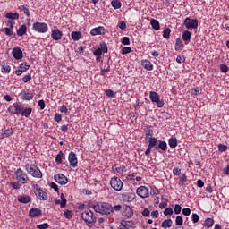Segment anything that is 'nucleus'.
Returning <instances> with one entry per match:
<instances>
[{
  "label": "nucleus",
  "mask_w": 229,
  "mask_h": 229,
  "mask_svg": "<svg viewBox=\"0 0 229 229\" xmlns=\"http://www.w3.org/2000/svg\"><path fill=\"white\" fill-rule=\"evenodd\" d=\"M15 133V129L9 128L2 132V139H6L8 137H12Z\"/></svg>",
  "instance_id": "obj_30"
},
{
  "label": "nucleus",
  "mask_w": 229,
  "mask_h": 229,
  "mask_svg": "<svg viewBox=\"0 0 229 229\" xmlns=\"http://www.w3.org/2000/svg\"><path fill=\"white\" fill-rule=\"evenodd\" d=\"M64 160H65V154H64L62 151H59L55 157V162L56 164H63Z\"/></svg>",
  "instance_id": "obj_34"
},
{
  "label": "nucleus",
  "mask_w": 229,
  "mask_h": 229,
  "mask_svg": "<svg viewBox=\"0 0 229 229\" xmlns=\"http://www.w3.org/2000/svg\"><path fill=\"white\" fill-rule=\"evenodd\" d=\"M65 205H67V199H65V195L64 193H61L60 208H65Z\"/></svg>",
  "instance_id": "obj_45"
},
{
  "label": "nucleus",
  "mask_w": 229,
  "mask_h": 229,
  "mask_svg": "<svg viewBox=\"0 0 229 229\" xmlns=\"http://www.w3.org/2000/svg\"><path fill=\"white\" fill-rule=\"evenodd\" d=\"M18 68L22 70L23 72H26V71L30 70V64H28L26 62L21 63Z\"/></svg>",
  "instance_id": "obj_44"
},
{
  "label": "nucleus",
  "mask_w": 229,
  "mask_h": 229,
  "mask_svg": "<svg viewBox=\"0 0 229 229\" xmlns=\"http://www.w3.org/2000/svg\"><path fill=\"white\" fill-rule=\"evenodd\" d=\"M182 38L185 46H187L188 44L191 43V38H192V34L189 30H184L182 32Z\"/></svg>",
  "instance_id": "obj_21"
},
{
  "label": "nucleus",
  "mask_w": 229,
  "mask_h": 229,
  "mask_svg": "<svg viewBox=\"0 0 229 229\" xmlns=\"http://www.w3.org/2000/svg\"><path fill=\"white\" fill-rule=\"evenodd\" d=\"M36 228L47 229V228H49V224H47V223L40 224V225H36Z\"/></svg>",
  "instance_id": "obj_58"
},
{
  "label": "nucleus",
  "mask_w": 229,
  "mask_h": 229,
  "mask_svg": "<svg viewBox=\"0 0 229 229\" xmlns=\"http://www.w3.org/2000/svg\"><path fill=\"white\" fill-rule=\"evenodd\" d=\"M220 71L221 72L226 73L229 71L228 65L226 64H220Z\"/></svg>",
  "instance_id": "obj_59"
},
{
  "label": "nucleus",
  "mask_w": 229,
  "mask_h": 229,
  "mask_svg": "<svg viewBox=\"0 0 229 229\" xmlns=\"http://www.w3.org/2000/svg\"><path fill=\"white\" fill-rule=\"evenodd\" d=\"M176 226H182L183 225V217L181 216H177L175 218Z\"/></svg>",
  "instance_id": "obj_48"
},
{
  "label": "nucleus",
  "mask_w": 229,
  "mask_h": 229,
  "mask_svg": "<svg viewBox=\"0 0 229 229\" xmlns=\"http://www.w3.org/2000/svg\"><path fill=\"white\" fill-rule=\"evenodd\" d=\"M182 212L183 216H191V208H184Z\"/></svg>",
  "instance_id": "obj_64"
},
{
  "label": "nucleus",
  "mask_w": 229,
  "mask_h": 229,
  "mask_svg": "<svg viewBox=\"0 0 229 229\" xmlns=\"http://www.w3.org/2000/svg\"><path fill=\"white\" fill-rule=\"evenodd\" d=\"M14 177L16 182H12L10 185L15 191H19V189H21L22 185H26V183L30 182V177L28 176V174H26V172H24V170H22L21 168H18L16 171H14Z\"/></svg>",
  "instance_id": "obj_1"
},
{
  "label": "nucleus",
  "mask_w": 229,
  "mask_h": 229,
  "mask_svg": "<svg viewBox=\"0 0 229 229\" xmlns=\"http://www.w3.org/2000/svg\"><path fill=\"white\" fill-rule=\"evenodd\" d=\"M27 31H28V27L26 26V24H22L16 30V35H18V37H24V35H26Z\"/></svg>",
  "instance_id": "obj_27"
},
{
  "label": "nucleus",
  "mask_w": 229,
  "mask_h": 229,
  "mask_svg": "<svg viewBox=\"0 0 229 229\" xmlns=\"http://www.w3.org/2000/svg\"><path fill=\"white\" fill-rule=\"evenodd\" d=\"M165 216H173V208H166L164 211Z\"/></svg>",
  "instance_id": "obj_63"
},
{
  "label": "nucleus",
  "mask_w": 229,
  "mask_h": 229,
  "mask_svg": "<svg viewBox=\"0 0 229 229\" xmlns=\"http://www.w3.org/2000/svg\"><path fill=\"white\" fill-rule=\"evenodd\" d=\"M158 149H161V151H166L167 142L159 140L158 145L156 147V150L158 151Z\"/></svg>",
  "instance_id": "obj_33"
},
{
  "label": "nucleus",
  "mask_w": 229,
  "mask_h": 229,
  "mask_svg": "<svg viewBox=\"0 0 229 229\" xmlns=\"http://www.w3.org/2000/svg\"><path fill=\"white\" fill-rule=\"evenodd\" d=\"M64 217L66 219H72V214L69 209H66L64 213Z\"/></svg>",
  "instance_id": "obj_51"
},
{
  "label": "nucleus",
  "mask_w": 229,
  "mask_h": 229,
  "mask_svg": "<svg viewBox=\"0 0 229 229\" xmlns=\"http://www.w3.org/2000/svg\"><path fill=\"white\" fill-rule=\"evenodd\" d=\"M128 53H131V47H124L123 48H122L121 50L122 55H128Z\"/></svg>",
  "instance_id": "obj_50"
},
{
  "label": "nucleus",
  "mask_w": 229,
  "mask_h": 229,
  "mask_svg": "<svg viewBox=\"0 0 229 229\" xmlns=\"http://www.w3.org/2000/svg\"><path fill=\"white\" fill-rule=\"evenodd\" d=\"M144 131H145V139H148V138L150 139V137H153V127L151 126L146 127L144 129Z\"/></svg>",
  "instance_id": "obj_35"
},
{
  "label": "nucleus",
  "mask_w": 229,
  "mask_h": 229,
  "mask_svg": "<svg viewBox=\"0 0 229 229\" xmlns=\"http://www.w3.org/2000/svg\"><path fill=\"white\" fill-rule=\"evenodd\" d=\"M98 48L101 49L102 53H108V46L105 42H101Z\"/></svg>",
  "instance_id": "obj_49"
},
{
  "label": "nucleus",
  "mask_w": 229,
  "mask_h": 229,
  "mask_svg": "<svg viewBox=\"0 0 229 229\" xmlns=\"http://www.w3.org/2000/svg\"><path fill=\"white\" fill-rule=\"evenodd\" d=\"M117 28H119L120 30H126V21H119L117 24Z\"/></svg>",
  "instance_id": "obj_54"
},
{
  "label": "nucleus",
  "mask_w": 229,
  "mask_h": 229,
  "mask_svg": "<svg viewBox=\"0 0 229 229\" xmlns=\"http://www.w3.org/2000/svg\"><path fill=\"white\" fill-rule=\"evenodd\" d=\"M122 44H123V46H130V44H131L130 38L129 37H123L122 38Z\"/></svg>",
  "instance_id": "obj_57"
},
{
  "label": "nucleus",
  "mask_w": 229,
  "mask_h": 229,
  "mask_svg": "<svg viewBox=\"0 0 229 229\" xmlns=\"http://www.w3.org/2000/svg\"><path fill=\"white\" fill-rule=\"evenodd\" d=\"M32 30L37 33H47L49 27L46 22L37 21L32 24Z\"/></svg>",
  "instance_id": "obj_6"
},
{
  "label": "nucleus",
  "mask_w": 229,
  "mask_h": 229,
  "mask_svg": "<svg viewBox=\"0 0 229 229\" xmlns=\"http://www.w3.org/2000/svg\"><path fill=\"white\" fill-rule=\"evenodd\" d=\"M183 47H185V46L183 45L182 38H176L174 46L175 51H183Z\"/></svg>",
  "instance_id": "obj_29"
},
{
  "label": "nucleus",
  "mask_w": 229,
  "mask_h": 229,
  "mask_svg": "<svg viewBox=\"0 0 229 229\" xmlns=\"http://www.w3.org/2000/svg\"><path fill=\"white\" fill-rule=\"evenodd\" d=\"M12 53L15 60H22V58H24V55L22 54V49H21V47H14Z\"/></svg>",
  "instance_id": "obj_18"
},
{
  "label": "nucleus",
  "mask_w": 229,
  "mask_h": 229,
  "mask_svg": "<svg viewBox=\"0 0 229 229\" xmlns=\"http://www.w3.org/2000/svg\"><path fill=\"white\" fill-rule=\"evenodd\" d=\"M72 40L78 41L81 38L82 34L81 31H72L71 34Z\"/></svg>",
  "instance_id": "obj_36"
},
{
  "label": "nucleus",
  "mask_w": 229,
  "mask_h": 229,
  "mask_svg": "<svg viewBox=\"0 0 229 229\" xmlns=\"http://www.w3.org/2000/svg\"><path fill=\"white\" fill-rule=\"evenodd\" d=\"M135 198H137V195H135V193L122 194V201H123V203H132V201H135Z\"/></svg>",
  "instance_id": "obj_15"
},
{
  "label": "nucleus",
  "mask_w": 229,
  "mask_h": 229,
  "mask_svg": "<svg viewBox=\"0 0 229 229\" xmlns=\"http://www.w3.org/2000/svg\"><path fill=\"white\" fill-rule=\"evenodd\" d=\"M149 99H150V101H152V103L157 104V108H163L164 105H165L164 100L160 99V95H158V93H157L155 91L149 92Z\"/></svg>",
  "instance_id": "obj_7"
},
{
  "label": "nucleus",
  "mask_w": 229,
  "mask_h": 229,
  "mask_svg": "<svg viewBox=\"0 0 229 229\" xmlns=\"http://www.w3.org/2000/svg\"><path fill=\"white\" fill-rule=\"evenodd\" d=\"M112 173L114 174H123V173H126V166L123 165H112Z\"/></svg>",
  "instance_id": "obj_16"
},
{
  "label": "nucleus",
  "mask_w": 229,
  "mask_h": 229,
  "mask_svg": "<svg viewBox=\"0 0 229 229\" xmlns=\"http://www.w3.org/2000/svg\"><path fill=\"white\" fill-rule=\"evenodd\" d=\"M136 194L140 197L145 199V198L149 197V190L146 186H140L136 190Z\"/></svg>",
  "instance_id": "obj_12"
},
{
  "label": "nucleus",
  "mask_w": 229,
  "mask_h": 229,
  "mask_svg": "<svg viewBox=\"0 0 229 229\" xmlns=\"http://www.w3.org/2000/svg\"><path fill=\"white\" fill-rule=\"evenodd\" d=\"M68 160L71 167H73V169L78 167V157H76L74 152L72 151L69 153Z\"/></svg>",
  "instance_id": "obj_14"
},
{
  "label": "nucleus",
  "mask_w": 229,
  "mask_h": 229,
  "mask_svg": "<svg viewBox=\"0 0 229 229\" xmlns=\"http://www.w3.org/2000/svg\"><path fill=\"white\" fill-rule=\"evenodd\" d=\"M31 112H33V108L31 107H24L23 106V109L21 110V114L22 117H30V115H31Z\"/></svg>",
  "instance_id": "obj_32"
},
{
  "label": "nucleus",
  "mask_w": 229,
  "mask_h": 229,
  "mask_svg": "<svg viewBox=\"0 0 229 229\" xmlns=\"http://www.w3.org/2000/svg\"><path fill=\"white\" fill-rule=\"evenodd\" d=\"M227 149H228V147L226 145H224V144L218 145V151L220 153H225V151H226Z\"/></svg>",
  "instance_id": "obj_53"
},
{
  "label": "nucleus",
  "mask_w": 229,
  "mask_h": 229,
  "mask_svg": "<svg viewBox=\"0 0 229 229\" xmlns=\"http://www.w3.org/2000/svg\"><path fill=\"white\" fill-rule=\"evenodd\" d=\"M25 170L27 171V173L32 176V178H42L43 174H42V171L40 170V168H38V166H37V165L33 164V163H27L25 165Z\"/></svg>",
  "instance_id": "obj_4"
},
{
  "label": "nucleus",
  "mask_w": 229,
  "mask_h": 229,
  "mask_svg": "<svg viewBox=\"0 0 229 229\" xmlns=\"http://www.w3.org/2000/svg\"><path fill=\"white\" fill-rule=\"evenodd\" d=\"M171 37V29L170 28H165L163 30V38H169Z\"/></svg>",
  "instance_id": "obj_46"
},
{
  "label": "nucleus",
  "mask_w": 229,
  "mask_h": 229,
  "mask_svg": "<svg viewBox=\"0 0 229 229\" xmlns=\"http://www.w3.org/2000/svg\"><path fill=\"white\" fill-rule=\"evenodd\" d=\"M168 145L171 149H174L178 146V139H176V137H171L168 140Z\"/></svg>",
  "instance_id": "obj_31"
},
{
  "label": "nucleus",
  "mask_w": 229,
  "mask_h": 229,
  "mask_svg": "<svg viewBox=\"0 0 229 229\" xmlns=\"http://www.w3.org/2000/svg\"><path fill=\"white\" fill-rule=\"evenodd\" d=\"M21 99H23L24 101H31V99H33V93L31 92H24L23 96L21 97Z\"/></svg>",
  "instance_id": "obj_39"
},
{
  "label": "nucleus",
  "mask_w": 229,
  "mask_h": 229,
  "mask_svg": "<svg viewBox=\"0 0 229 229\" xmlns=\"http://www.w3.org/2000/svg\"><path fill=\"white\" fill-rule=\"evenodd\" d=\"M157 142H158V140L157 138H155V137L149 138L148 146L145 151L146 157H149V155H151V151H152L153 148H155V149H157Z\"/></svg>",
  "instance_id": "obj_11"
},
{
  "label": "nucleus",
  "mask_w": 229,
  "mask_h": 229,
  "mask_svg": "<svg viewBox=\"0 0 229 229\" xmlns=\"http://www.w3.org/2000/svg\"><path fill=\"white\" fill-rule=\"evenodd\" d=\"M19 17H21V15L18 13L9 12L5 14V19H8L9 21H17L19 20Z\"/></svg>",
  "instance_id": "obj_28"
},
{
  "label": "nucleus",
  "mask_w": 229,
  "mask_h": 229,
  "mask_svg": "<svg viewBox=\"0 0 229 229\" xmlns=\"http://www.w3.org/2000/svg\"><path fill=\"white\" fill-rule=\"evenodd\" d=\"M62 37H64V33L59 29H54L51 33V38L57 41L62 40Z\"/></svg>",
  "instance_id": "obj_20"
},
{
  "label": "nucleus",
  "mask_w": 229,
  "mask_h": 229,
  "mask_svg": "<svg viewBox=\"0 0 229 229\" xmlns=\"http://www.w3.org/2000/svg\"><path fill=\"white\" fill-rule=\"evenodd\" d=\"M198 24H199V21L198 19L187 17L183 21V26H185L186 30H198Z\"/></svg>",
  "instance_id": "obj_8"
},
{
  "label": "nucleus",
  "mask_w": 229,
  "mask_h": 229,
  "mask_svg": "<svg viewBox=\"0 0 229 229\" xmlns=\"http://www.w3.org/2000/svg\"><path fill=\"white\" fill-rule=\"evenodd\" d=\"M19 203H22L23 205H28V203H31V197L30 195H19L18 196Z\"/></svg>",
  "instance_id": "obj_22"
},
{
  "label": "nucleus",
  "mask_w": 229,
  "mask_h": 229,
  "mask_svg": "<svg viewBox=\"0 0 229 229\" xmlns=\"http://www.w3.org/2000/svg\"><path fill=\"white\" fill-rule=\"evenodd\" d=\"M81 218L84 220V223H86L87 226L89 228H92L94 225H96L98 218L96 217V215H94V212L90 209H87L84 212L81 213Z\"/></svg>",
  "instance_id": "obj_3"
},
{
  "label": "nucleus",
  "mask_w": 229,
  "mask_h": 229,
  "mask_svg": "<svg viewBox=\"0 0 229 229\" xmlns=\"http://www.w3.org/2000/svg\"><path fill=\"white\" fill-rule=\"evenodd\" d=\"M19 13L21 15H26L28 19H30V9L26 7V5H20L18 6Z\"/></svg>",
  "instance_id": "obj_26"
},
{
  "label": "nucleus",
  "mask_w": 229,
  "mask_h": 229,
  "mask_svg": "<svg viewBox=\"0 0 229 229\" xmlns=\"http://www.w3.org/2000/svg\"><path fill=\"white\" fill-rule=\"evenodd\" d=\"M23 83H28V81H31V73H28L27 75H24L22 78Z\"/></svg>",
  "instance_id": "obj_55"
},
{
  "label": "nucleus",
  "mask_w": 229,
  "mask_h": 229,
  "mask_svg": "<svg viewBox=\"0 0 229 229\" xmlns=\"http://www.w3.org/2000/svg\"><path fill=\"white\" fill-rule=\"evenodd\" d=\"M204 226L206 228H212V226H214V219L212 218H207L205 221H204Z\"/></svg>",
  "instance_id": "obj_40"
},
{
  "label": "nucleus",
  "mask_w": 229,
  "mask_h": 229,
  "mask_svg": "<svg viewBox=\"0 0 229 229\" xmlns=\"http://www.w3.org/2000/svg\"><path fill=\"white\" fill-rule=\"evenodd\" d=\"M4 31H5V35L7 37H13V38H15V33L13 32V30L10 29L8 27H5Z\"/></svg>",
  "instance_id": "obj_41"
},
{
  "label": "nucleus",
  "mask_w": 229,
  "mask_h": 229,
  "mask_svg": "<svg viewBox=\"0 0 229 229\" xmlns=\"http://www.w3.org/2000/svg\"><path fill=\"white\" fill-rule=\"evenodd\" d=\"M180 183L179 185H181V187H183V185H185V182H187V175L185 174H182L181 177H180Z\"/></svg>",
  "instance_id": "obj_52"
},
{
  "label": "nucleus",
  "mask_w": 229,
  "mask_h": 229,
  "mask_svg": "<svg viewBox=\"0 0 229 229\" xmlns=\"http://www.w3.org/2000/svg\"><path fill=\"white\" fill-rule=\"evenodd\" d=\"M54 180L60 185H67V183H69V179L64 174H55Z\"/></svg>",
  "instance_id": "obj_13"
},
{
  "label": "nucleus",
  "mask_w": 229,
  "mask_h": 229,
  "mask_svg": "<svg viewBox=\"0 0 229 229\" xmlns=\"http://www.w3.org/2000/svg\"><path fill=\"white\" fill-rule=\"evenodd\" d=\"M173 174L174 176H180V174H182V169H180L179 167L174 168Z\"/></svg>",
  "instance_id": "obj_56"
},
{
  "label": "nucleus",
  "mask_w": 229,
  "mask_h": 229,
  "mask_svg": "<svg viewBox=\"0 0 229 229\" xmlns=\"http://www.w3.org/2000/svg\"><path fill=\"white\" fill-rule=\"evenodd\" d=\"M106 33V29L103 26H99L97 28H94L90 30V35L92 37H96L98 35H105Z\"/></svg>",
  "instance_id": "obj_17"
},
{
  "label": "nucleus",
  "mask_w": 229,
  "mask_h": 229,
  "mask_svg": "<svg viewBox=\"0 0 229 229\" xmlns=\"http://www.w3.org/2000/svg\"><path fill=\"white\" fill-rule=\"evenodd\" d=\"M12 71V67L8 64L2 65V72H5V74H10Z\"/></svg>",
  "instance_id": "obj_47"
},
{
  "label": "nucleus",
  "mask_w": 229,
  "mask_h": 229,
  "mask_svg": "<svg viewBox=\"0 0 229 229\" xmlns=\"http://www.w3.org/2000/svg\"><path fill=\"white\" fill-rule=\"evenodd\" d=\"M174 214H181L182 212V206L175 204L174 208Z\"/></svg>",
  "instance_id": "obj_60"
},
{
  "label": "nucleus",
  "mask_w": 229,
  "mask_h": 229,
  "mask_svg": "<svg viewBox=\"0 0 229 229\" xmlns=\"http://www.w3.org/2000/svg\"><path fill=\"white\" fill-rule=\"evenodd\" d=\"M111 5L113 6V8H114V10H119V8H121L122 6V4L119 0H113L111 2Z\"/></svg>",
  "instance_id": "obj_42"
},
{
  "label": "nucleus",
  "mask_w": 229,
  "mask_h": 229,
  "mask_svg": "<svg viewBox=\"0 0 229 229\" xmlns=\"http://www.w3.org/2000/svg\"><path fill=\"white\" fill-rule=\"evenodd\" d=\"M141 65L146 71H153V63L148 59H142Z\"/></svg>",
  "instance_id": "obj_25"
},
{
  "label": "nucleus",
  "mask_w": 229,
  "mask_h": 229,
  "mask_svg": "<svg viewBox=\"0 0 229 229\" xmlns=\"http://www.w3.org/2000/svg\"><path fill=\"white\" fill-rule=\"evenodd\" d=\"M150 194L151 196H158L160 194V190L157 188V186H151L150 187Z\"/></svg>",
  "instance_id": "obj_43"
},
{
  "label": "nucleus",
  "mask_w": 229,
  "mask_h": 229,
  "mask_svg": "<svg viewBox=\"0 0 229 229\" xmlns=\"http://www.w3.org/2000/svg\"><path fill=\"white\" fill-rule=\"evenodd\" d=\"M89 207L98 214L106 216L107 217L114 214V207L108 202H98L96 205H89Z\"/></svg>",
  "instance_id": "obj_2"
},
{
  "label": "nucleus",
  "mask_w": 229,
  "mask_h": 229,
  "mask_svg": "<svg viewBox=\"0 0 229 229\" xmlns=\"http://www.w3.org/2000/svg\"><path fill=\"white\" fill-rule=\"evenodd\" d=\"M29 215L30 217H40V216H42V209L38 208H32L29 211Z\"/></svg>",
  "instance_id": "obj_24"
},
{
  "label": "nucleus",
  "mask_w": 229,
  "mask_h": 229,
  "mask_svg": "<svg viewBox=\"0 0 229 229\" xmlns=\"http://www.w3.org/2000/svg\"><path fill=\"white\" fill-rule=\"evenodd\" d=\"M118 229H135V224L131 221H122Z\"/></svg>",
  "instance_id": "obj_19"
},
{
  "label": "nucleus",
  "mask_w": 229,
  "mask_h": 229,
  "mask_svg": "<svg viewBox=\"0 0 229 229\" xmlns=\"http://www.w3.org/2000/svg\"><path fill=\"white\" fill-rule=\"evenodd\" d=\"M54 119H55V123H60V121H62V114L55 113Z\"/></svg>",
  "instance_id": "obj_61"
},
{
  "label": "nucleus",
  "mask_w": 229,
  "mask_h": 229,
  "mask_svg": "<svg viewBox=\"0 0 229 229\" xmlns=\"http://www.w3.org/2000/svg\"><path fill=\"white\" fill-rule=\"evenodd\" d=\"M150 25L152 26L153 30H156V31H158V30H160V22H158L156 19H152L150 21Z\"/></svg>",
  "instance_id": "obj_37"
},
{
  "label": "nucleus",
  "mask_w": 229,
  "mask_h": 229,
  "mask_svg": "<svg viewBox=\"0 0 229 229\" xmlns=\"http://www.w3.org/2000/svg\"><path fill=\"white\" fill-rule=\"evenodd\" d=\"M23 110L22 104L14 103L8 107V112L12 115H21Z\"/></svg>",
  "instance_id": "obj_9"
},
{
  "label": "nucleus",
  "mask_w": 229,
  "mask_h": 229,
  "mask_svg": "<svg viewBox=\"0 0 229 229\" xmlns=\"http://www.w3.org/2000/svg\"><path fill=\"white\" fill-rule=\"evenodd\" d=\"M122 216L127 217V219H131V217H133V209L129 206H126L123 210Z\"/></svg>",
  "instance_id": "obj_23"
},
{
  "label": "nucleus",
  "mask_w": 229,
  "mask_h": 229,
  "mask_svg": "<svg viewBox=\"0 0 229 229\" xmlns=\"http://www.w3.org/2000/svg\"><path fill=\"white\" fill-rule=\"evenodd\" d=\"M191 221L192 223H198V221H199V216L196 213H193L191 216Z\"/></svg>",
  "instance_id": "obj_62"
},
{
  "label": "nucleus",
  "mask_w": 229,
  "mask_h": 229,
  "mask_svg": "<svg viewBox=\"0 0 229 229\" xmlns=\"http://www.w3.org/2000/svg\"><path fill=\"white\" fill-rule=\"evenodd\" d=\"M162 228H171L173 226V220L166 219L161 224Z\"/></svg>",
  "instance_id": "obj_38"
},
{
  "label": "nucleus",
  "mask_w": 229,
  "mask_h": 229,
  "mask_svg": "<svg viewBox=\"0 0 229 229\" xmlns=\"http://www.w3.org/2000/svg\"><path fill=\"white\" fill-rule=\"evenodd\" d=\"M110 185L114 191H123V181H121L119 177H112L110 180Z\"/></svg>",
  "instance_id": "obj_10"
},
{
  "label": "nucleus",
  "mask_w": 229,
  "mask_h": 229,
  "mask_svg": "<svg viewBox=\"0 0 229 229\" xmlns=\"http://www.w3.org/2000/svg\"><path fill=\"white\" fill-rule=\"evenodd\" d=\"M34 194L39 199V201H47V192L44 191V190L38 185L34 184Z\"/></svg>",
  "instance_id": "obj_5"
}]
</instances>
